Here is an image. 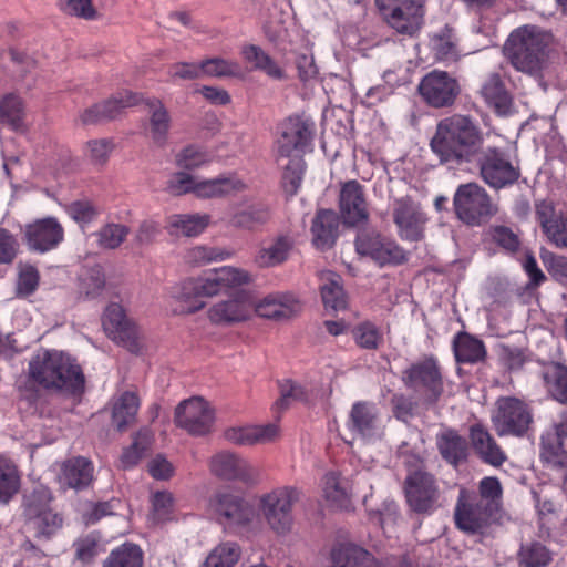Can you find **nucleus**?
I'll use <instances>...</instances> for the list:
<instances>
[{
	"label": "nucleus",
	"mask_w": 567,
	"mask_h": 567,
	"mask_svg": "<svg viewBox=\"0 0 567 567\" xmlns=\"http://www.w3.org/2000/svg\"><path fill=\"white\" fill-rule=\"evenodd\" d=\"M442 164L450 167L476 162L483 181L493 188L515 183L518 169L497 147L482 148V136L468 116L455 114L441 120L430 143Z\"/></svg>",
	"instance_id": "1"
},
{
	"label": "nucleus",
	"mask_w": 567,
	"mask_h": 567,
	"mask_svg": "<svg viewBox=\"0 0 567 567\" xmlns=\"http://www.w3.org/2000/svg\"><path fill=\"white\" fill-rule=\"evenodd\" d=\"M29 379L44 390L79 394L84 389L85 378L75 359L63 351L42 349L29 361Z\"/></svg>",
	"instance_id": "2"
},
{
	"label": "nucleus",
	"mask_w": 567,
	"mask_h": 567,
	"mask_svg": "<svg viewBox=\"0 0 567 567\" xmlns=\"http://www.w3.org/2000/svg\"><path fill=\"white\" fill-rule=\"evenodd\" d=\"M549 40V34L542 29L525 25L511 33L505 52L516 70L533 74L538 72L545 62Z\"/></svg>",
	"instance_id": "3"
},
{
	"label": "nucleus",
	"mask_w": 567,
	"mask_h": 567,
	"mask_svg": "<svg viewBox=\"0 0 567 567\" xmlns=\"http://www.w3.org/2000/svg\"><path fill=\"white\" fill-rule=\"evenodd\" d=\"M300 492L293 486L277 487L259 498V512L266 523L278 535L288 534L293 526L292 507Z\"/></svg>",
	"instance_id": "4"
},
{
	"label": "nucleus",
	"mask_w": 567,
	"mask_h": 567,
	"mask_svg": "<svg viewBox=\"0 0 567 567\" xmlns=\"http://www.w3.org/2000/svg\"><path fill=\"white\" fill-rule=\"evenodd\" d=\"M51 492L43 485L24 496V516L39 538L51 537L63 525V518L51 507Z\"/></svg>",
	"instance_id": "5"
},
{
	"label": "nucleus",
	"mask_w": 567,
	"mask_h": 567,
	"mask_svg": "<svg viewBox=\"0 0 567 567\" xmlns=\"http://www.w3.org/2000/svg\"><path fill=\"white\" fill-rule=\"evenodd\" d=\"M424 0H375L390 28L400 34L413 37L424 22Z\"/></svg>",
	"instance_id": "6"
},
{
	"label": "nucleus",
	"mask_w": 567,
	"mask_h": 567,
	"mask_svg": "<svg viewBox=\"0 0 567 567\" xmlns=\"http://www.w3.org/2000/svg\"><path fill=\"white\" fill-rule=\"evenodd\" d=\"M491 421L498 436L520 437L528 431L533 415L524 401L504 396L496 401Z\"/></svg>",
	"instance_id": "7"
},
{
	"label": "nucleus",
	"mask_w": 567,
	"mask_h": 567,
	"mask_svg": "<svg viewBox=\"0 0 567 567\" xmlns=\"http://www.w3.org/2000/svg\"><path fill=\"white\" fill-rule=\"evenodd\" d=\"M404 492L408 505L417 514L431 515L445 504L435 478L422 471L406 477Z\"/></svg>",
	"instance_id": "8"
},
{
	"label": "nucleus",
	"mask_w": 567,
	"mask_h": 567,
	"mask_svg": "<svg viewBox=\"0 0 567 567\" xmlns=\"http://www.w3.org/2000/svg\"><path fill=\"white\" fill-rule=\"evenodd\" d=\"M208 506L218 520L228 528H249L257 518L252 505L230 492L215 494L210 497Z\"/></svg>",
	"instance_id": "9"
},
{
	"label": "nucleus",
	"mask_w": 567,
	"mask_h": 567,
	"mask_svg": "<svg viewBox=\"0 0 567 567\" xmlns=\"http://www.w3.org/2000/svg\"><path fill=\"white\" fill-rule=\"evenodd\" d=\"M254 315V297L246 290L217 300L207 309L208 321L217 327L237 326L250 320Z\"/></svg>",
	"instance_id": "10"
},
{
	"label": "nucleus",
	"mask_w": 567,
	"mask_h": 567,
	"mask_svg": "<svg viewBox=\"0 0 567 567\" xmlns=\"http://www.w3.org/2000/svg\"><path fill=\"white\" fill-rule=\"evenodd\" d=\"M453 202L457 217L468 225H480L494 214L487 193L475 183L461 185Z\"/></svg>",
	"instance_id": "11"
},
{
	"label": "nucleus",
	"mask_w": 567,
	"mask_h": 567,
	"mask_svg": "<svg viewBox=\"0 0 567 567\" xmlns=\"http://www.w3.org/2000/svg\"><path fill=\"white\" fill-rule=\"evenodd\" d=\"M312 140V125L300 116L287 118L281 126V134L277 141L276 161H286L296 155L303 156L306 148Z\"/></svg>",
	"instance_id": "12"
},
{
	"label": "nucleus",
	"mask_w": 567,
	"mask_h": 567,
	"mask_svg": "<svg viewBox=\"0 0 567 567\" xmlns=\"http://www.w3.org/2000/svg\"><path fill=\"white\" fill-rule=\"evenodd\" d=\"M215 411L203 398L194 396L181 402L175 410V423L192 435H205L213 429Z\"/></svg>",
	"instance_id": "13"
},
{
	"label": "nucleus",
	"mask_w": 567,
	"mask_h": 567,
	"mask_svg": "<svg viewBox=\"0 0 567 567\" xmlns=\"http://www.w3.org/2000/svg\"><path fill=\"white\" fill-rule=\"evenodd\" d=\"M403 381L429 403H435L443 392L442 375L433 359H425L411 365L404 371Z\"/></svg>",
	"instance_id": "14"
},
{
	"label": "nucleus",
	"mask_w": 567,
	"mask_h": 567,
	"mask_svg": "<svg viewBox=\"0 0 567 567\" xmlns=\"http://www.w3.org/2000/svg\"><path fill=\"white\" fill-rule=\"evenodd\" d=\"M417 90L430 106L445 107L456 100L460 84L447 72L434 70L422 78Z\"/></svg>",
	"instance_id": "15"
},
{
	"label": "nucleus",
	"mask_w": 567,
	"mask_h": 567,
	"mask_svg": "<svg viewBox=\"0 0 567 567\" xmlns=\"http://www.w3.org/2000/svg\"><path fill=\"white\" fill-rule=\"evenodd\" d=\"M478 501L474 492L460 491L454 517L456 526L467 534L480 533L491 518V505Z\"/></svg>",
	"instance_id": "16"
},
{
	"label": "nucleus",
	"mask_w": 567,
	"mask_h": 567,
	"mask_svg": "<svg viewBox=\"0 0 567 567\" xmlns=\"http://www.w3.org/2000/svg\"><path fill=\"white\" fill-rule=\"evenodd\" d=\"M347 429L354 439L364 442L380 440L384 433L383 420L374 404L355 402L347 421Z\"/></svg>",
	"instance_id": "17"
},
{
	"label": "nucleus",
	"mask_w": 567,
	"mask_h": 567,
	"mask_svg": "<svg viewBox=\"0 0 567 567\" xmlns=\"http://www.w3.org/2000/svg\"><path fill=\"white\" fill-rule=\"evenodd\" d=\"M102 323L104 331L113 341L127 348L131 352L138 350V328L127 318L121 305L115 302L109 305Z\"/></svg>",
	"instance_id": "18"
},
{
	"label": "nucleus",
	"mask_w": 567,
	"mask_h": 567,
	"mask_svg": "<svg viewBox=\"0 0 567 567\" xmlns=\"http://www.w3.org/2000/svg\"><path fill=\"white\" fill-rule=\"evenodd\" d=\"M393 219L403 239L416 241L422 238L427 218L420 204L411 197L394 200Z\"/></svg>",
	"instance_id": "19"
},
{
	"label": "nucleus",
	"mask_w": 567,
	"mask_h": 567,
	"mask_svg": "<svg viewBox=\"0 0 567 567\" xmlns=\"http://www.w3.org/2000/svg\"><path fill=\"white\" fill-rule=\"evenodd\" d=\"M198 278L204 297H214L251 281V275L248 271L230 266L212 269Z\"/></svg>",
	"instance_id": "20"
},
{
	"label": "nucleus",
	"mask_w": 567,
	"mask_h": 567,
	"mask_svg": "<svg viewBox=\"0 0 567 567\" xmlns=\"http://www.w3.org/2000/svg\"><path fill=\"white\" fill-rule=\"evenodd\" d=\"M24 234L29 249L41 254L55 249L64 239V229L54 217L28 224Z\"/></svg>",
	"instance_id": "21"
},
{
	"label": "nucleus",
	"mask_w": 567,
	"mask_h": 567,
	"mask_svg": "<svg viewBox=\"0 0 567 567\" xmlns=\"http://www.w3.org/2000/svg\"><path fill=\"white\" fill-rule=\"evenodd\" d=\"M209 470L215 476L226 481L251 482L257 477L256 467L229 451H221L212 456Z\"/></svg>",
	"instance_id": "22"
},
{
	"label": "nucleus",
	"mask_w": 567,
	"mask_h": 567,
	"mask_svg": "<svg viewBox=\"0 0 567 567\" xmlns=\"http://www.w3.org/2000/svg\"><path fill=\"white\" fill-rule=\"evenodd\" d=\"M535 214L548 240L557 248L567 249V208L557 214L550 202L542 200L536 204Z\"/></svg>",
	"instance_id": "23"
},
{
	"label": "nucleus",
	"mask_w": 567,
	"mask_h": 567,
	"mask_svg": "<svg viewBox=\"0 0 567 567\" xmlns=\"http://www.w3.org/2000/svg\"><path fill=\"white\" fill-rule=\"evenodd\" d=\"M295 244V238L288 233L274 235L260 245L254 261L260 268L278 267L290 258Z\"/></svg>",
	"instance_id": "24"
},
{
	"label": "nucleus",
	"mask_w": 567,
	"mask_h": 567,
	"mask_svg": "<svg viewBox=\"0 0 567 567\" xmlns=\"http://www.w3.org/2000/svg\"><path fill=\"white\" fill-rule=\"evenodd\" d=\"M269 219V206L248 198L230 205L228 209L229 225L245 230H254L268 223Z\"/></svg>",
	"instance_id": "25"
},
{
	"label": "nucleus",
	"mask_w": 567,
	"mask_h": 567,
	"mask_svg": "<svg viewBox=\"0 0 567 567\" xmlns=\"http://www.w3.org/2000/svg\"><path fill=\"white\" fill-rule=\"evenodd\" d=\"M248 189V183L237 174H221L214 178L196 177L195 193L198 198H219L237 195Z\"/></svg>",
	"instance_id": "26"
},
{
	"label": "nucleus",
	"mask_w": 567,
	"mask_h": 567,
	"mask_svg": "<svg viewBox=\"0 0 567 567\" xmlns=\"http://www.w3.org/2000/svg\"><path fill=\"white\" fill-rule=\"evenodd\" d=\"M137 103V97L130 91L118 92L107 101L85 109L80 120L83 124H95L101 121L112 120L118 116L126 107Z\"/></svg>",
	"instance_id": "27"
},
{
	"label": "nucleus",
	"mask_w": 567,
	"mask_h": 567,
	"mask_svg": "<svg viewBox=\"0 0 567 567\" xmlns=\"http://www.w3.org/2000/svg\"><path fill=\"white\" fill-rule=\"evenodd\" d=\"M94 466L85 457H72L59 465L58 482L63 488L83 489L93 480Z\"/></svg>",
	"instance_id": "28"
},
{
	"label": "nucleus",
	"mask_w": 567,
	"mask_h": 567,
	"mask_svg": "<svg viewBox=\"0 0 567 567\" xmlns=\"http://www.w3.org/2000/svg\"><path fill=\"white\" fill-rule=\"evenodd\" d=\"M340 210L344 223L349 225H358L368 219L363 190L358 182L350 181L342 186Z\"/></svg>",
	"instance_id": "29"
},
{
	"label": "nucleus",
	"mask_w": 567,
	"mask_h": 567,
	"mask_svg": "<svg viewBox=\"0 0 567 567\" xmlns=\"http://www.w3.org/2000/svg\"><path fill=\"white\" fill-rule=\"evenodd\" d=\"M470 439L474 451L485 463L501 466L506 461L505 452L484 425L473 424L470 427Z\"/></svg>",
	"instance_id": "30"
},
{
	"label": "nucleus",
	"mask_w": 567,
	"mask_h": 567,
	"mask_svg": "<svg viewBox=\"0 0 567 567\" xmlns=\"http://www.w3.org/2000/svg\"><path fill=\"white\" fill-rule=\"evenodd\" d=\"M255 315L262 318L282 320L290 318L299 310L297 300L287 293H271L256 302L254 300Z\"/></svg>",
	"instance_id": "31"
},
{
	"label": "nucleus",
	"mask_w": 567,
	"mask_h": 567,
	"mask_svg": "<svg viewBox=\"0 0 567 567\" xmlns=\"http://www.w3.org/2000/svg\"><path fill=\"white\" fill-rule=\"evenodd\" d=\"M279 430L275 424L233 426L225 431V439L236 445H255L274 441Z\"/></svg>",
	"instance_id": "32"
},
{
	"label": "nucleus",
	"mask_w": 567,
	"mask_h": 567,
	"mask_svg": "<svg viewBox=\"0 0 567 567\" xmlns=\"http://www.w3.org/2000/svg\"><path fill=\"white\" fill-rule=\"evenodd\" d=\"M171 298L179 303V309L176 310L182 315H190L202 310L205 306L199 300L202 295L199 278H186L171 288Z\"/></svg>",
	"instance_id": "33"
},
{
	"label": "nucleus",
	"mask_w": 567,
	"mask_h": 567,
	"mask_svg": "<svg viewBox=\"0 0 567 567\" xmlns=\"http://www.w3.org/2000/svg\"><path fill=\"white\" fill-rule=\"evenodd\" d=\"M148 121L145 126L146 135L158 146L165 145L171 128V115L159 100L146 103Z\"/></svg>",
	"instance_id": "34"
},
{
	"label": "nucleus",
	"mask_w": 567,
	"mask_h": 567,
	"mask_svg": "<svg viewBox=\"0 0 567 567\" xmlns=\"http://www.w3.org/2000/svg\"><path fill=\"white\" fill-rule=\"evenodd\" d=\"M332 567H374L373 556L352 543H341L330 551Z\"/></svg>",
	"instance_id": "35"
},
{
	"label": "nucleus",
	"mask_w": 567,
	"mask_h": 567,
	"mask_svg": "<svg viewBox=\"0 0 567 567\" xmlns=\"http://www.w3.org/2000/svg\"><path fill=\"white\" fill-rule=\"evenodd\" d=\"M240 55L251 71L264 72L274 80L286 78L285 70L258 45H243Z\"/></svg>",
	"instance_id": "36"
},
{
	"label": "nucleus",
	"mask_w": 567,
	"mask_h": 567,
	"mask_svg": "<svg viewBox=\"0 0 567 567\" xmlns=\"http://www.w3.org/2000/svg\"><path fill=\"white\" fill-rule=\"evenodd\" d=\"M209 224L208 214H176L168 217L165 228L172 236L197 237Z\"/></svg>",
	"instance_id": "37"
},
{
	"label": "nucleus",
	"mask_w": 567,
	"mask_h": 567,
	"mask_svg": "<svg viewBox=\"0 0 567 567\" xmlns=\"http://www.w3.org/2000/svg\"><path fill=\"white\" fill-rule=\"evenodd\" d=\"M339 218L333 210H320L313 218L311 233L313 245L321 250L330 248L337 239Z\"/></svg>",
	"instance_id": "38"
},
{
	"label": "nucleus",
	"mask_w": 567,
	"mask_h": 567,
	"mask_svg": "<svg viewBox=\"0 0 567 567\" xmlns=\"http://www.w3.org/2000/svg\"><path fill=\"white\" fill-rule=\"evenodd\" d=\"M481 95L498 115H507L512 112V96L505 89L499 75L493 74L484 82Z\"/></svg>",
	"instance_id": "39"
},
{
	"label": "nucleus",
	"mask_w": 567,
	"mask_h": 567,
	"mask_svg": "<svg viewBox=\"0 0 567 567\" xmlns=\"http://www.w3.org/2000/svg\"><path fill=\"white\" fill-rule=\"evenodd\" d=\"M321 298L326 309L333 311L343 310L347 307V296L343 290L341 277L330 270L320 274Z\"/></svg>",
	"instance_id": "40"
},
{
	"label": "nucleus",
	"mask_w": 567,
	"mask_h": 567,
	"mask_svg": "<svg viewBox=\"0 0 567 567\" xmlns=\"http://www.w3.org/2000/svg\"><path fill=\"white\" fill-rule=\"evenodd\" d=\"M436 444L442 457L453 465L466 458V440L454 430L446 429L437 434Z\"/></svg>",
	"instance_id": "41"
},
{
	"label": "nucleus",
	"mask_w": 567,
	"mask_h": 567,
	"mask_svg": "<svg viewBox=\"0 0 567 567\" xmlns=\"http://www.w3.org/2000/svg\"><path fill=\"white\" fill-rule=\"evenodd\" d=\"M140 409V399L136 393L126 391L116 398L112 405V422L118 431H123L134 422Z\"/></svg>",
	"instance_id": "42"
},
{
	"label": "nucleus",
	"mask_w": 567,
	"mask_h": 567,
	"mask_svg": "<svg viewBox=\"0 0 567 567\" xmlns=\"http://www.w3.org/2000/svg\"><path fill=\"white\" fill-rule=\"evenodd\" d=\"M203 74L208 78H233L244 79L246 69L236 60L225 59L223 56H212L202 60Z\"/></svg>",
	"instance_id": "43"
},
{
	"label": "nucleus",
	"mask_w": 567,
	"mask_h": 567,
	"mask_svg": "<svg viewBox=\"0 0 567 567\" xmlns=\"http://www.w3.org/2000/svg\"><path fill=\"white\" fill-rule=\"evenodd\" d=\"M322 491L326 501L333 507H346L349 502L350 491L348 482L338 473L326 474L322 483Z\"/></svg>",
	"instance_id": "44"
},
{
	"label": "nucleus",
	"mask_w": 567,
	"mask_h": 567,
	"mask_svg": "<svg viewBox=\"0 0 567 567\" xmlns=\"http://www.w3.org/2000/svg\"><path fill=\"white\" fill-rule=\"evenodd\" d=\"M543 380L548 393L560 403H567V367L550 364L543 371Z\"/></svg>",
	"instance_id": "45"
},
{
	"label": "nucleus",
	"mask_w": 567,
	"mask_h": 567,
	"mask_svg": "<svg viewBox=\"0 0 567 567\" xmlns=\"http://www.w3.org/2000/svg\"><path fill=\"white\" fill-rule=\"evenodd\" d=\"M454 353L458 362L475 363L485 357V347L481 340L460 333L454 340Z\"/></svg>",
	"instance_id": "46"
},
{
	"label": "nucleus",
	"mask_w": 567,
	"mask_h": 567,
	"mask_svg": "<svg viewBox=\"0 0 567 567\" xmlns=\"http://www.w3.org/2000/svg\"><path fill=\"white\" fill-rule=\"evenodd\" d=\"M24 105L14 94H7L0 102V125H8L13 131L23 130Z\"/></svg>",
	"instance_id": "47"
},
{
	"label": "nucleus",
	"mask_w": 567,
	"mask_h": 567,
	"mask_svg": "<svg viewBox=\"0 0 567 567\" xmlns=\"http://www.w3.org/2000/svg\"><path fill=\"white\" fill-rule=\"evenodd\" d=\"M143 553L141 548L134 544L125 543L113 549L102 567H142Z\"/></svg>",
	"instance_id": "48"
},
{
	"label": "nucleus",
	"mask_w": 567,
	"mask_h": 567,
	"mask_svg": "<svg viewBox=\"0 0 567 567\" xmlns=\"http://www.w3.org/2000/svg\"><path fill=\"white\" fill-rule=\"evenodd\" d=\"M20 487V475L12 461L0 455V503H8Z\"/></svg>",
	"instance_id": "49"
},
{
	"label": "nucleus",
	"mask_w": 567,
	"mask_h": 567,
	"mask_svg": "<svg viewBox=\"0 0 567 567\" xmlns=\"http://www.w3.org/2000/svg\"><path fill=\"white\" fill-rule=\"evenodd\" d=\"M130 228L124 224L107 223L92 234L95 237L99 248L114 250L118 248L127 235Z\"/></svg>",
	"instance_id": "50"
},
{
	"label": "nucleus",
	"mask_w": 567,
	"mask_h": 567,
	"mask_svg": "<svg viewBox=\"0 0 567 567\" xmlns=\"http://www.w3.org/2000/svg\"><path fill=\"white\" fill-rule=\"evenodd\" d=\"M277 164L284 169L282 186L285 192L289 195L297 194L305 173L303 158L296 155Z\"/></svg>",
	"instance_id": "51"
},
{
	"label": "nucleus",
	"mask_w": 567,
	"mask_h": 567,
	"mask_svg": "<svg viewBox=\"0 0 567 567\" xmlns=\"http://www.w3.org/2000/svg\"><path fill=\"white\" fill-rule=\"evenodd\" d=\"M105 287V276L101 266L95 265L82 271L79 278V293L85 299L101 296Z\"/></svg>",
	"instance_id": "52"
},
{
	"label": "nucleus",
	"mask_w": 567,
	"mask_h": 567,
	"mask_svg": "<svg viewBox=\"0 0 567 567\" xmlns=\"http://www.w3.org/2000/svg\"><path fill=\"white\" fill-rule=\"evenodd\" d=\"M153 441V434L150 430H141L134 437L130 447L124 450L121 456V465L128 468L137 464L146 451L150 449Z\"/></svg>",
	"instance_id": "53"
},
{
	"label": "nucleus",
	"mask_w": 567,
	"mask_h": 567,
	"mask_svg": "<svg viewBox=\"0 0 567 567\" xmlns=\"http://www.w3.org/2000/svg\"><path fill=\"white\" fill-rule=\"evenodd\" d=\"M431 48L439 60H455L460 55L456 38L450 28H445L441 33L431 38Z\"/></svg>",
	"instance_id": "54"
},
{
	"label": "nucleus",
	"mask_w": 567,
	"mask_h": 567,
	"mask_svg": "<svg viewBox=\"0 0 567 567\" xmlns=\"http://www.w3.org/2000/svg\"><path fill=\"white\" fill-rule=\"evenodd\" d=\"M239 557L240 548L236 543H223L209 554L203 567H233Z\"/></svg>",
	"instance_id": "55"
},
{
	"label": "nucleus",
	"mask_w": 567,
	"mask_h": 567,
	"mask_svg": "<svg viewBox=\"0 0 567 567\" xmlns=\"http://www.w3.org/2000/svg\"><path fill=\"white\" fill-rule=\"evenodd\" d=\"M210 162V156L198 146L189 145L182 148L175 155V164L185 171H195Z\"/></svg>",
	"instance_id": "56"
},
{
	"label": "nucleus",
	"mask_w": 567,
	"mask_h": 567,
	"mask_svg": "<svg viewBox=\"0 0 567 567\" xmlns=\"http://www.w3.org/2000/svg\"><path fill=\"white\" fill-rule=\"evenodd\" d=\"M196 177L184 171L173 172L165 182L164 190L172 196L194 195Z\"/></svg>",
	"instance_id": "57"
},
{
	"label": "nucleus",
	"mask_w": 567,
	"mask_h": 567,
	"mask_svg": "<svg viewBox=\"0 0 567 567\" xmlns=\"http://www.w3.org/2000/svg\"><path fill=\"white\" fill-rule=\"evenodd\" d=\"M357 344L363 349L374 350L382 342L380 329L370 321L359 323L352 331Z\"/></svg>",
	"instance_id": "58"
},
{
	"label": "nucleus",
	"mask_w": 567,
	"mask_h": 567,
	"mask_svg": "<svg viewBox=\"0 0 567 567\" xmlns=\"http://www.w3.org/2000/svg\"><path fill=\"white\" fill-rule=\"evenodd\" d=\"M152 507L151 518L154 523H164L173 519L175 503L172 493L166 491L156 492L152 497Z\"/></svg>",
	"instance_id": "59"
},
{
	"label": "nucleus",
	"mask_w": 567,
	"mask_h": 567,
	"mask_svg": "<svg viewBox=\"0 0 567 567\" xmlns=\"http://www.w3.org/2000/svg\"><path fill=\"white\" fill-rule=\"evenodd\" d=\"M405 259L404 250L395 241L388 238L382 239L377 254L373 256V260L381 266L399 265L404 262Z\"/></svg>",
	"instance_id": "60"
},
{
	"label": "nucleus",
	"mask_w": 567,
	"mask_h": 567,
	"mask_svg": "<svg viewBox=\"0 0 567 567\" xmlns=\"http://www.w3.org/2000/svg\"><path fill=\"white\" fill-rule=\"evenodd\" d=\"M564 439L554 426L547 430L540 437L542 456L548 462H559Z\"/></svg>",
	"instance_id": "61"
},
{
	"label": "nucleus",
	"mask_w": 567,
	"mask_h": 567,
	"mask_svg": "<svg viewBox=\"0 0 567 567\" xmlns=\"http://www.w3.org/2000/svg\"><path fill=\"white\" fill-rule=\"evenodd\" d=\"M56 7L66 16L84 20H94L97 16L92 0H58Z\"/></svg>",
	"instance_id": "62"
},
{
	"label": "nucleus",
	"mask_w": 567,
	"mask_h": 567,
	"mask_svg": "<svg viewBox=\"0 0 567 567\" xmlns=\"http://www.w3.org/2000/svg\"><path fill=\"white\" fill-rule=\"evenodd\" d=\"M519 556L525 567H546L551 559L549 551L540 543L522 546Z\"/></svg>",
	"instance_id": "63"
},
{
	"label": "nucleus",
	"mask_w": 567,
	"mask_h": 567,
	"mask_svg": "<svg viewBox=\"0 0 567 567\" xmlns=\"http://www.w3.org/2000/svg\"><path fill=\"white\" fill-rule=\"evenodd\" d=\"M39 272L30 265L21 266L16 285V293L20 298L31 296L39 286Z\"/></svg>",
	"instance_id": "64"
}]
</instances>
